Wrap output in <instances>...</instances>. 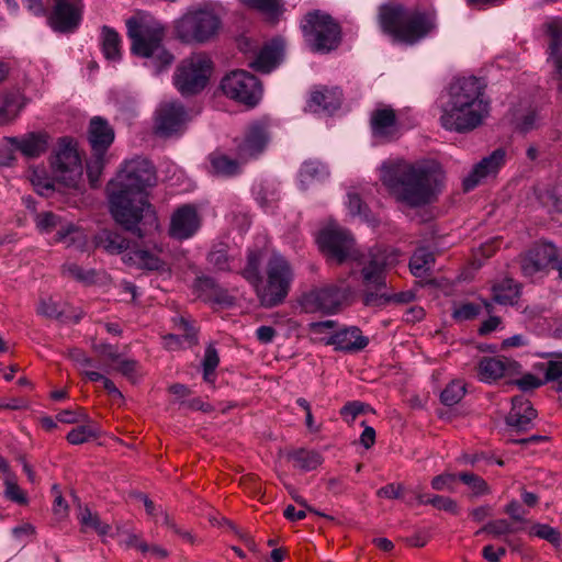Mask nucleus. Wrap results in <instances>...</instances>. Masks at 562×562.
Instances as JSON below:
<instances>
[{"instance_id": "5fc2aeb1", "label": "nucleus", "mask_w": 562, "mask_h": 562, "mask_svg": "<svg viewBox=\"0 0 562 562\" xmlns=\"http://www.w3.org/2000/svg\"><path fill=\"white\" fill-rule=\"evenodd\" d=\"M480 310L479 305L464 303L454 308L452 316L459 322L469 321L475 318L480 314Z\"/></svg>"}, {"instance_id": "5701e85b", "label": "nucleus", "mask_w": 562, "mask_h": 562, "mask_svg": "<svg viewBox=\"0 0 562 562\" xmlns=\"http://www.w3.org/2000/svg\"><path fill=\"white\" fill-rule=\"evenodd\" d=\"M89 142L94 155H104L114 140V131L109 123L100 116L90 121Z\"/></svg>"}, {"instance_id": "37998d69", "label": "nucleus", "mask_w": 562, "mask_h": 562, "mask_svg": "<svg viewBox=\"0 0 562 562\" xmlns=\"http://www.w3.org/2000/svg\"><path fill=\"white\" fill-rule=\"evenodd\" d=\"M100 245L110 254H121L128 249V241L115 233H105L101 236Z\"/></svg>"}, {"instance_id": "de8ad7c7", "label": "nucleus", "mask_w": 562, "mask_h": 562, "mask_svg": "<svg viewBox=\"0 0 562 562\" xmlns=\"http://www.w3.org/2000/svg\"><path fill=\"white\" fill-rule=\"evenodd\" d=\"M3 481L5 485V497L19 504H25L26 497L23 491L18 486L15 476L10 471L3 474Z\"/></svg>"}, {"instance_id": "09e8293b", "label": "nucleus", "mask_w": 562, "mask_h": 562, "mask_svg": "<svg viewBox=\"0 0 562 562\" xmlns=\"http://www.w3.org/2000/svg\"><path fill=\"white\" fill-rule=\"evenodd\" d=\"M465 393L464 385L460 381H452L441 392V401L445 405L452 406L461 401Z\"/></svg>"}, {"instance_id": "4be33fe9", "label": "nucleus", "mask_w": 562, "mask_h": 562, "mask_svg": "<svg viewBox=\"0 0 562 562\" xmlns=\"http://www.w3.org/2000/svg\"><path fill=\"white\" fill-rule=\"evenodd\" d=\"M371 127L375 138L386 140L396 136L398 126L394 110L387 106L374 110L371 115Z\"/></svg>"}, {"instance_id": "49530a36", "label": "nucleus", "mask_w": 562, "mask_h": 562, "mask_svg": "<svg viewBox=\"0 0 562 562\" xmlns=\"http://www.w3.org/2000/svg\"><path fill=\"white\" fill-rule=\"evenodd\" d=\"M30 179L34 189L41 195L49 196L55 191L54 179H49L43 171L34 170Z\"/></svg>"}, {"instance_id": "338daca9", "label": "nucleus", "mask_w": 562, "mask_h": 562, "mask_svg": "<svg viewBox=\"0 0 562 562\" xmlns=\"http://www.w3.org/2000/svg\"><path fill=\"white\" fill-rule=\"evenodd\" d=\"M506 554L504 547L495 548L492 544H487L482 550L483 558L488 562H498Z\"/></svg>"}, {"instance_id": "603ef678", "label": "nucleus", "mask_w": 562, "mask_h": 562, "mask_svg": "<svg viewBox=\"0 0 562 562\" xmlns=\"http://www.w3.org/2000/svg\"><path fill=\"white\" fill-rule=\"evenodd\" d=\"M368 409H369L368 405H366L361 402H358V401H353V402L347 403L341 408L340 414L347 423L351 424L355 422L357 416L366 413Z\"/></svg>"}, {"instance_id": "dca6fc26", "label": "nucleus", "mask_w": 562, "mask_h": 562, "mask_svg": "<svg viewBox=\"0 0 562 562\" xmlns=\"http://www.w3.org/2000/svg\"><path fill=\"white\" fill-rule=\"evenodd\" d=\"M352 288L345 281L338 284L317 289L310 293L308 300L324 313H335L352 295Z\"/></svg>"}, {"instance_id": "20e7f679", "label": "nucleus", "mask_w": 562, "mask_h": 562, "mask_svg": "<svg viewBox=\"0 0 562 562\" xmlns=\"http://www.w3.org/2000/svg\"><path fill=\"white\" fill-rule=\"evenodd\" d=\"M488 113L490 104L479 79L462 78L450 88L449 100L441 109L440 123L447 131L467 133L480 126Z\"/></svg>"}, {"instance_id": "bb28decb", "label": "nucleus", "mask_w": 562, "mask_h": 562, "mask_svg": "<svg viewBox=\"0 0 562 562\" xmlns=\"http://www.w3.org/2000/svg\"><path fill=\"white\" fill-rule=\"evenodd\" d=\"M341 103V92L338 88H318L312 91L307 109L312 112L334 111Z\"/></svg>"}, {"instance_id": "7ed1b4c3", "label": "nucleus", "mask_w": 562, "mask_h": 562, "mask_svg": "<svg viewBox=\"0 0 562 562\" xmlns=\"http://www.w3.org/2000/svg\"><path fill=\"white\" fill-rule=\"evenodd\" d=\"M380 180L400 202L409 206L431 203L441 190L443 173L435 162L390 158L379 168Z\"/></svg>"}, {"instance_id": "79ce46f5", "label": "nucleus", "mask_w": 562, "mask_h": 562, "mask_svg": "<svg viewBox=\"0 0 562 562\" xmlns=\"http://www.w3.org/2000/svg\"><path fill=\"white\" fill-rule=\"evenodd\" d=\"M244 5L257 9L262 13L274 18L282 12L281 0H239Z\"/></svg>"}, {"instance_id": "13d9d810", "label": "nucleus", "mask_w": 562, "mask_h": 562, "mask_svg": "<svg viewBox=\"0 0 562 562\" xmlns=\"http://www.w3.org/2000/svg\"><path fill=\"white\" fill-rule=\"evenodd\" d=\"M64 272L82 282H91L93 280V271H85L82 268L75 263H66Z\"/></svg>"}, {"instance_id": "774afa93", "label": "nucleus", "mask_w": 562, "mask_h": 562, "mask_svg": "<svg viewBox=\"0 0 562 562\" xmlns=\"http://www.w3.org/2000/svg\"><path fill=\"white\" fill-rule=\"evenodd\" d=\"M116 370L127 379L135 380L137 375V362L128 359L121 360L116 367Z\"/></svg>"}, {"instance_id": "f704fd0d", "label": "nucleus", "mask_w": 562, "mask_h": 562, "mask_svg": "<svg viewBox=\"0 0 562 562\" xmlns=\"http://www.w3.org/2000/svg\"><path fill=\"white\" fill-rule=\"evenodd\" d=\"M547 31L551 37L549 60L560 70L562 63V55L560 53L562 46V20L550 21L547 24Z\"/></svg>"}, {"instance_id": "680f3d73", "label": "nucleus", "mask_w": 562, "mask_h": 562, "mask_svg": "<svg viewBox=\"0 0 562 562\" xmlns=\"http://www.w3.org/2000/svg\"><path fill=\"white\" fill-rule=\"evenodd\" d=\"M542 381L531 373L524 374L520 379L515 380V384L521 391H531L542 385Z\"/></svg>"}, {"instance_id": "a878e982", "label": "nucleus", "mask_w": 562, "mask_h": 562, "mask_svg": "<svg viewBox=\"0 0 562 562\" xmlns=\"http://www.w3.org/2000/svg\"><path fill=\"white\" fill-rule=\"evenodd\" d=\"M283 55V46L280 41H272L263 46L249 66L256 71L268 74L280 63Z\"/></svg>"}, {"instance_id": "72a5a7b5", "label": "nucleus", "mask_w": 562, "mask_h": 562, "mask_svg": "<svg viewBox=\"0 0 562 562\" xmlns=\"http://www.w3.org/2000/svg\"><path fill=\"white\" fill-rule=\"evenodd\" d=\"M101 46L108 60L116 63L121 59V37L116 31L103 26L101 30Z\"/></svg>"}, {"instance_id": "8fccbe9b", "label": "nucleus", "mask_w": 562, "mask_h": 562, "mask_svg": "<svg viewBox=\"0 0 562 562\" xmlns=\"http://www.w3.org/2000/svg\"><path fill=\"white\" fill-rule=\"evenodd\" d=\"M459 479L472 490L474 495H484L490 492L487 483L475 474L461 473Z\"/></svg>"}, {"instance_id": "412c9836", "label": "nucleus", "mask_w": 562, "mask_h": 562, "mask_svg": "<svg viewBox=\"0 0 562 562\" xmlns=\"http://www.w3.org/2000/svg\"><path fill=\"white\" fill-rule=\"evenodd\" d=\"M49 136L44 132L27 133L22 137H7L8 144L29 158L43 155L48 148Z\"/></svg>"}, {"instance_id": "aec40b11", "label": "nucleus", "mask_w": 562, "mask_h": 562, "mask_svg": "<svg viewBox=\"0 0 562 562\" xmlns=\"http://www.w3.org/2000/svg\"><path fill=\"white\" fill-rule=\"evenodd\" d=\"M270 140L267 126L262 122L252 123L245 135L244 140L238 146L240 159L247 160L261 154Z\"/></svg>"}, {"instance_id": "052dcab7", "label": "nucleus", "mask_w": 562, "mask_h": 562, "mask_svg": "<svg viewBox=\"0 0 562 562\" xmlns=\"http://www.w3.org/2000/svg\"><path fill=\"white\" fill-rule=\"evenodd\" d=\"M87 416L88 415L82 409H78L77 412L65 409L57 414L56 419L65 424H76L86 420Z\"/></svg>"}, {"instance_id": "6ab92c4d", "label": "nucleus", "mask_w": 562, "mask_h": 562, "mask_svg": "<svg viewBox=\"0 0 562 562\" xmlns=\"http://www.w3.org/2000/svg\"><path fill=\"white\" fill-rule=\"evenodd\" d=\"M200 224L201 221L195 207L182 205L171 216L169 235L178 240L191 238L200 228Z\"/></svg>"}, {"instance_id": "a211bd4d", "label": "nucleus", "mask_w": 562, "mask_h": 562, "mask_svg": "<svg viewBox=\"0 0 562 562\" xmlns=\"http://www.w3.org/2000/svg\"><path fill=\"white\" fill-rule=\"evenodd\" d=\"M555 259L557 249L552 244H537L521 257V272L528 278H535L538 274H543Z\"/></svg>"}, {"instance_id": "c03bdc74", "label": "nucleus", "mask_w": 562, "mask_h": 562, "mask_svg": "<svg viewBox=\"0 0 562 562\" xmlns=\"http://www.w3.org/2000/svg\"><path fill=\"white\" fill-rule=\"evenodd\" d=\"M220 358L217 350L213 345H209L205 349L203 366V378L206 382L212 383L214 381V371L218 366Z\"/></svg>"}, {"instance_id": "ddd939ff", "label": "nucleus", "mask_w": 562, "mask_h": 562, "mask_svg": "<svg viewBox=\"0 0 562 562\" xmlns=\"http://www.w3.org/2000/svg\"><path fill=\"white\" fill-rule=\"evenodd\" d=\"M82 20L81 0H55L48 14V25L59 33L75 32Z\"/></svg>"}, {"instance_id": "6e6d98bb", "label": "nucleus", "mask_w": 562, "mask_h": 562, "mask_svg": "<svg viewBox=\"0 0 562 562\" xmlns=\"http://www.w3.org/2000/svg\"><path fill=\"white\" fill-rule=\"evenodd\" d=\"M531 533L541 539H544L553 544H558L560 542L559 532L554 528H552L548 525H543V524L535 525L531 529Z\"/></svg>"}, {"instance_id": "ea45409f", "label": "nucleus", "mask_w": 562, "mask_h": 562, "mask_svg": "<svg viewBox=\"0 0 562 562\" xmlns=\"http://www.w3.org/2000/svg\"><path fill=\"white\" fill-rule=\"evenodd\" d=\"M290 458L293 460L294 467L304 471L314 470L322 463V458L317 452L304 449L292 452Z\"/></svg>"}, {"instance_id": "4468645a", "label": "nucleus", "mask_w": 562, "mask_h": 562, "mask_svg": "<svg viewBox=\"0 0 562 562\" xmlns=\"http://www.w3.org/2000/svg\"><path fill=\"white\" fill-rule=\"evenodd\" d=\"M188 115L181 103L175 101L161 102L155 113V133L169 137L181 133Z\"/></svg>"}, {"instance_id": "69168bd1", "label": "nucleus", "mask_w": 562, "mask_h": 562, "mask_svg": "<svg viewBox=\"0 0 562 562\" xmlns=\"http://www.w3.org/2000/svg\"><path fill=\"white\" fill-rule=\"evenodd\" d=\"M93 350L95 353L104 359H109L111 361H116L119 359V353L116 348L113 346L100 342V344H93L92 345Z\"/></svg>"}, {"instance_id": "864d4df0", "label": "nucleus", "mask_w": 562, "mask_h": 562, "mask_svg": "<svg viewBox=\"0 0 562 562\" xmlns=\"http://www.w3.org/2000/svg\"><path fill=\"white\" fill-rule=\"evenodd\" d=\"M139 499L143 502L147 514L151 516L156 521H161L162 524L170 527L172 526L168 514H166L162 509H158L146 495L140 494Z\"/></svg>"}, {"instance_id": "2f4dec72", "label": "nucleus", "mask_w": 562, "mask_h": 562, "mask_svg": "<svg viewBox=\"0 0 562 562\" xmlns=\"http://www.w3.org/2000/svg\"><path fill=\"white\" fill-rule=\"evenodd\" d=\"M123 261L139 269L159 270L164 261L155 254L146 249H134L123 256Z\"/></svg>"}, {"instance_id": "f3484780", "label": "nucleus", "mask_w": 562, "mask_h": 562, "mask_svg": "<svg viewBox=\"0 0 562 562\" xmlns=\"http://www.w3.org/2000/svg\"><path fill=\"white\" fill-rule=\"evenodd\" d=\"M520 364L512 359L502 357H483L476 366V376L484 383H493L502 378H513L520 374Z\"/></svg>"}, {"instance_id": "e2e57ef3", "label": "nucleus", "mask_w": 562, "mask_h": 562, "mask_svg": "<svg viewBox=\"0 0 562 562\" xmlns=\"http://www.w3.org/2000/svg\"><path fill=\"white\" fill-rule=\"evenodd\" d=\"M454 480L453 474H440L432 479L431 487L436 491H452Z\"/></svg>"}, {"instance_id": "4c0bfd02", "label": "nucleus", "mask_w": 562, "mask_h": 562, "mask_svg": "<svg viewBox=\"0 0 562 562\" xmlns=\"http://www.w3.org/2000/svg\"><path fill=\"white\" fill-rule=\"evenodd\" d=\"M434 255L426 248H418L411 258L409 269L415 277H424L432 267Z\"/></svg>"}, {"instance_id": "f257e3e1", "label": "nucleus", "mask_w": 562, "mask_h": 562, "mask_svg": "<svg viewBox=\"0 0 562 562\" xmlns=\"http://www.w3.org/2000/svg\"><path fill=\"white\" fill-rule=\"evenodd\" d=\"M156 173L145 158L126 161L115 179L109 184V203L113 218L125 229L143 237L137 225L143 223L149 229H157L158 222L147 201L145 190L155 186Z\"/></svg>"}, {"instance_id": "b1692460", "label": "nucleus", "mask_w": 562, "mask_h": 562, "mask_svg": "<svg viewBox=\"0 0 562 562\" xmlns=\"http://www.w3.org/2000/svg\"><path fill=\"white\" fill-rule=\"evenodd\" d=\"M536 416V409L531 406L530 402L524 396H516L513 398V406L506 420L509 426L518 430H527L530 428Z\"/></svg>"}, {"instance_id": "9b49d317", "label": "nucleus", "mask_w": 562, "mask_h": 562, "mask_svg": "<svg viewBox=\"0 0 562 562\" xmlns=\"http://www.w3.org/2000/svg\"><path fill=\"white\" fill-rule=\"evenodd\" d=\"M302 29L306 42L315 52H329L339 43L340 29L327 14H307Z\"/></svg>"}, {"instance_id": "0e129e2a", "label": "nucleus", "mask_w": 562, "mask_h": 562, "mask_svg": "<svg viewBox=\"0 0 562 562\" xmlns=\"http://www.w3.org/2000/svg\"><path fill=\"white\" fill-rule=\"evenodd\" d=\"M484 529L494 536H502L514 531L510 524L505 519L492 521Z\"/></svg>"}, {"instance_id": "393cba45", "label": "nucleus", "mask_w": 562, "mask_h": 562, "mask_svg": "<svg viewBox=\"0 0 562 562\" xmlns=\"http://www.w3.org/2000/svg\"><path fill=\"white\" fill-rule=\"evenodd\" d=\"M27 103L29 99L20 91L4 93L0 99V125L12 124Z\"/></svg>"}, {"instance_id": "bf43d9fd", "label": "nucleus", "mask_w": 562, "mask_h": 562, "mask_svg": "<svg viewBox=\"0 0 562 562\" xmlns=\"http://www.w3.org/2000/svg\"><path fill=\"white\" fill-rule=\"evenodd\" d=\"M547 381H558V391H562V362L561 361H549L546 370Z\"/></svg>"}, {"instance_id": "a19ab883", "label": "nucleus", "mask_w": 562, "mask_h": 562, "mask_svg": "<svg viewBox=\"0 0 562 562\" xmlns=\"http://www.w3.org/2000/svg\"><path fill=\"white\" fill-rule=\"evenodd\" d=\"M211 166L216 175L224 177L234 176L239 169L237 161L224 155H213L211 157Z\"/></svg>"}, {"instance_id": "c756f323", "label": "nucleus", "mask_w": 562, "mask_h": 562, "mask_svg": "<svg viewBox=\"0 0 562 562\" xmlns=\"http://www.w3.org/2000/svg\"><path fill=\"white\" fill-rule=\"evenodd\" d=\"M53 243H60L68 248L72 247L79 250H83L88 243V236L80 227L75 225L72 222H68L57 231Z\"/></svg>"}, {"instance_id": "39448f33", "label": "nucleus", "mask_w": 562, "mask_h": 562, "mask_svg": "<svg viewBox=\"0 0 562 562\" xmlns=\"http://www.w3.org/2000/svg\"><path fill=\"white\" fill-rule=\"evenodd\" d=\"M265 255L262 249L250 250L243 276L255 288L261 304L270 307L281 303L288 295L293 271L283 256L273 252L266 265L267 279L262 280L259 268Z\"/></svg>"}, {"instance_id": "e433bc0d", "label": "nucleus", "mask_w": 562, "mask_h": 562, "mask_svg": "<svg viewBox=\"0 0 562 562\" xmlns=\"http://www.w3.org/2000/svg\"><path fill=\"white\" fill-rule=\"evenodd\" d=\"M83 424L71 429L67 435V440L71 445H81L93 438H95L99 432V426L91 420L88 416L86 420H82Z\"/></svg>"}, {"instance_id": "2eb2a0df", "label": "nucleus", "mask_w": 562, "mask_h": 562, "mask_svg": "<svg viewBox=\"0 0 562 562\" xmlns=\"http://www.w3.org/2000/svg\"><path fill=\"white\" fill-rule=\"evenodd\" d=\"M506 157V150L497 148L488 156L482 158L463 178L462 186L464 191H471L484 181L495 178L504 167Z\"/></svg>"}, {"instance_id": "473e14b6", "label": "nucleus", "mask_w": 562, "mask_h": 562, "mask_svg": "<svg viewBox=\"0 0 562 562\" xmlns=\"http://www.w3.org/2000/svg\"><path fill=\"white\" fill-rule=\"evenodd\" d=\"M78 520L83 531L93 530L102 538L114 537L112 527L87 507L80 509Z\"/></svg>"}, {"instance_id": "f03ea898", "label": "nucleus", "mask_w": 562, "mask_h": 562, "mask_svg": "<svg viewBox=\"0 0 562 562\" xmlns=\"http://www.w3.org/2000/svg\"><path fill=\"white\" fill-rule=\"evenodd\" d=\"M317 241L328 260L336 263L352 260L358 261L362 267L361 277L363 285L368 290H375V293L367 294V304H371L378 299L391 300L383 289L386 286V269L395 266L400 260L401 254L396 249L376 247L370 249L368 254H360L349 232L339 226H330L322 231Z\"/></svg>"}, {"instance_id": "f8f14e48", "label": "nucleus", "mask_w": 562, "mask_h": 562, "mask_svg": "<svg viewBox=\"0 0 562 562\" xmlns=\"http://www.w3.org/2000/svg\"><path fill=\"white\" fill-rule=\"evenodd\" d=\"M223 93L240 103L255 105L262 95L259 80L246 70H234L227 74L221 81Z\"/></svg>"}, {"instance_id": "1a4fd4ad", "label": "nucleus", "mask_w": 562, "mask_h": 562, "mask_svg": "<svg viewBox=\"0 0 562 562\" xmlns=\"http://www.w3.org/2000/svg\"><path fill=\"white\" fill-rule=\"evenodd\" d=\"M212 69V60L206 54H192L177 67L173 83L182 95L196 94L206 87Z\"/></svg>"}, {"instance_id": "c9c22d12", "label": "nucleus", "mask_w": 562, "mask_h": 562, "mask_svg": "<svg viewBox=\"0 0 562 562\" xmlns=\"http://www.w3.org/2000/svg\"><path fill=\"white\" fill-rule=\"evenodd\" d=\"M494 301L502 305H513L519 296V288L512 279H503L493 286Z\"/></svg>"}, {"instance_id": "7c9ffc66", "label": "nucleus", "mask_w": 562, "mask_h": 562, "mask_svg": "<svg viewBox=\"0 0 562 562\" xmlns=\"http://www.w3.org/2000/svg\"><path fill=\"white\" fill-rule=\"evenodd\" d=\"M329 177L325 165L316 160L305 161L299 173L300 184L303 189L324 182Z\"/></svg>"}, {"instance_id": "c85d7f7f", "label": "nucleus", "mask_w": 562, "mask_h": 562, "mask_svg": "<svg viewBox=\"0 0 562 562\" xmlns=\"http://www.w3.org/2000/svg\"><path fill=\"white\" fill-rule=\"evenodd\" d=\"M336 349L344 351L361 350L368 345V338L361 335L357 327L345 328L334 334L328 342Z\"/></svg>"}, {"instance_id": "9d476101", "label": "nucleus", "mask_w": 562, "mask_h": 562, "mask_svg": "<svg viewBox=\"0 0 562 562\" xmlns=\"http://www.w3.org/2000/svg\"><path fill=\"white\" fill-rule=\"evenodd\" d=\"M222 25L217 13L209 8L189 11L176 23L177 35L184 42L204 43L213 38Z\"/></svg>"}, {"instance_id": "423d86ee", "label": "nucleus", "mask_w": 562, "mask_h": 562, "mask_svg": "<svg viewBox=\"0 0 562 562\" xmlns=\"http://www.w3.org/2000/svg\"><path fill=\"white\" fill-rule=\"evenodd\" d=\"M131 50L145 59L144 65L159 74L173 63V55L165 47L161 24L149 18H132L126 22Z\"/></svg>"}, {"instance_id": "cd10ccee", "label": "nucleus", "mask_w": 562, "mask_h": 562, "mask_svg": "<svg viewBox=\"0 0 562 562\" xmlns=\"http://www.w3.org/2000/svg\"><path fill=\"white\" fill-rule=\"evenodd\" d=\"M175 329L177 333L164 337L166 348L175 350L186 346H192L196 342L195 329L183 317L175 319Z\"/></svg>"}, {"instance_id": "4d7b16f0", "label": "nucleus", "mask_w": 562, "mask_h": 562, "mask_svg": "<svg viewBox=\"0 0 562 562\" xmlns=\"http://www.w3.org/2000/svg\"><path fill=\"white\" fill-rule=\"evenodd\" d=\"M103 165V155H94V159L88 164L87 173L92 187H95L98 184Z\"/></svg>"}, {"instance_id": "3c124183", "label": "nucleus", "mask_w": 562, "mask_h": 562, "mask_svg": "<svg viewBox=\"0 0 562 562\" xmlns=\"http://www.w3.org/2000/svg\"><path fill=\"white\" fill-rule=\"evenodd\" d=\"M37 313L47 318H58L63 315L64 310L58 302L52 299H43L38 304Z\"/></svg>"}, {"instance_id": "6e6552de", "label": "nucleus", "mask_w": 562, "mask_h": 562, "mask_svg": "<svg viewBox=\"0 0 562 562\" xmlns=\"http://www.w3.org/2000/svg\"><path fill=\"white\" fill-rule=\"evenodd\" d=\"M53 179L67 189L79 190L82 180V162L77 143L61 138L50 161Z\"/></svg>"}, {"instance_id": "a18cd8bd", "label": "nucleus", "mask_w": 562, "mask_h": 562, "mask_svg": "<svg viewBox=\"0 0 562 562\" xmlns=\"http://www.w3.org/2000/svg\"><path fill=\"white\" fill-rule=\"evenodd\" d=\"M417 499L419 504H431L434 507L451 514H457L458 512L457 503L449 497L439 495L428 497L426 495L420 494L417 496Z\"/></svg>"}, {"instance_id": "0eeeda50", "label": "nucleus", "mask_w": 562, "mask_h": 562, "mask_svg": "<svg viewBox=\"0 0 562 562\" xmlns=\"http://www.w3.org/2000/svg\"><path fill=\"white\" fill-rule=\"evenodd\" d=\"M379 18L382 30L404 44L417 43L435 27L432 15L400 4L382 7Z\"/></svg>"}, {"instance_id": "58836bf2", "label": "nucleus", "mask_w": 562, "mask_h": 562, "mask_svg": "<svg viewBox=\"0 0 562 562\" xmlns=\"http://www.w3.org/2000/svg\"><path fill=\"white\" fill-rule=\"evenodd\" d=\"M34 222H35L36 228L42 234H49L54 229H57V231L60 229L61 226L65 223H68L69 221H66V220L61 218L59 215L47 211V212L37 213L34 217Z\"/></svg>"}]
</instances>
